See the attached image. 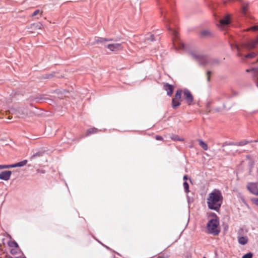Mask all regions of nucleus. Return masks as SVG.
I'll list each match as a JSON object with an SVG mask.
<instances>
[{
  "label": "nucleus",
  "mask_w": 258,
  "mask_h": 258,
  "mask_svg": "<svg viewBox=\"0 0 258 258\" xmlns=\"http://www.w3.org/2000/svg\"><path fill=\"white\" fill-rule=\"evenodd\" d=\"M223 199L221 191L219 189H214L212 192L209 194V198L207 199L209 209L219 212L222 204Z\"/></svg>",
  "instance_id": "obj_1"
},
{
  "label": "nucleus",
  "mask_w": 258,
  "mask_h": 258,
  "mask_svg": "<svg viewBox=\"0 0 258 258\" xmlns=\"http://www.w3.org/2000/svg\"><path fill=\"white\" fill-rule=\"evenodd\" d=\"M190 54L194 59L197 60L200 64L202 66L207 64L213 66L214 64L219 63V60L218 59L211 58L207 55L197 54L193 51H191Z\"/></svg>",
  "instance_id": "obj_2"
},
{
  "label": "nucleus",
  "mask_w": 258,
  "mask_h": 258,
  "mask_svg": "<svg viewBox=\"0 0 258 258\" xmlns=\"http://www.w3.org/2000/svg\"><path fill=\"white\" fill-rule=\"evenodd\" d=\"M219 220H210L207 225V228L209 233L213 234L214 235H218L220 232V229L219 228Z\"/></svg>",
  "instance_id": "obj_3"
},
{
  "label": "nucleus",
  "mask_w": 258,
  "mask_h": 258,
  "mask_svg": "<svg viewBox=\"0 0 258 258\" xmlns=\"http://www.w3.org/2000/svg\"><path fill=\"white\" fill-rule=\"evenodd\" d=\"M182 90L178 89L176 90L175 97L172 99V107L173 108L175 109L181 104L180 100L181 98Z\"/></svg>",
  "instance_id": "obj_4"
},
{
  "label": "nucleus",
  "mask_w": 258,
  "mask_h": 258,
  "mask_svg": "<svg viewBox=\"0 0 258 258\" xmlns=\"http://www.w3.org/2000/svg\"><path fill=\"white\" fill-rule=\"evenodd\" d=\"M182 92L183 93L186 103L188 105H192L194 102V96L190 91L186 88H184L182 90Z\"/></svg>",
  "instance_id": "obj_5"
},
{
  "label": "nucleus",
  "mask_w": 258,
  "mask_h": 258,
  "mask_svg": "<svg viewBox=\"0 0 258 258\" xmlns=\"http://www.w3.org/2000/svg\"><path fill=\"white\" fill-rule=\"evenodd\" d=\"M243 231V228H241L239 229L238 231V236L237 237L238 238V242L239 244L241 245H245L246 244L248 240V237L246 236H239L241 235Z\"/></svg>",
  "instance_id": "obj_6"
},
{
  "label": "nucleus",
  "mask_w": 258,
  "mask_h": 258,
  "mask_svg": "<svg viewBox=\"0 0 258 258\" xmlns=\"http://www.w3.org/2000/svg\"><path fill=\"white\" fill-rule=\"evenodd\" d=\"M163 20H164L165 23H166V27L167 28L168 30L170 32L171 34L173 36L174 39H177L178 38V32L176 30H173L171 28H170L167 24V23L169 22V20L168 19H167L165 17V16H163Z\"/></svg>",
  "instance_id": "obj_7"
},
{
  "label": "nucleus",
  "mask_w": 258,
  "mask_h": 258,
  "mask_svg": "<svg viewBox=\"0 0 258 258\" xmlns=\"http://www.w3.org/2000/svg\"><path fill=\"white\" fill-rule=\"evenodd\" d=\"M163 89L167 92L168 96H171L173 94L174 87L172 85L168 83H163Z\"/></svg>",
  "instance_id": "obj_8"
},
{
  "label": "nucleus",
  "mask_w": 258,
  "mask_h": 258,
  "mask_svg": "<svg viewBox=\"0 0 258 258\" xmlns=\"http://www.w3.org/2000/svg\"><path fill=\"white\" fill-rule=\"evenodd\" d=\"M247 187L251 193L255 195H258V187L256 183H249Z\"/></svg>",
  "instance_id": "obj_9"
},
{
  "label": "nucleus",
  "mask_w": 258,
  "mask_h": 258,
  "mask_svg": "<svg viewBox=\"0 0 258 258\" xmlns=\"http://www.w3.org/2000/svg\"><path fill=\"white\" fill-rule=\"evenodd\" d=\"M107 47L111 51L114 52L122 49V45L120 43L110 44L107 45Z\"/></svg>",
  "instance_id": "obj_10"
},
{
  "label": "nucleus",
  "mask_w": 258,
  "mask_h": 258,
  "mask_svg": "<svg viewBox=\"0 0 258 258\" xmlns=\"http://www.w3.org/2000/svg\"><path fill=\"white\" fill-rule=\"evenodd\" d=\"M231 22V17L230 15H227L223 19L220 20V25L221 27L228 25Z\"/></svg>",
  "instance_id": "obj_11"
},
{
  "label": "nucleus",
  "mask_w": 258,
  "mask_h": 258,
  "mask_svg": "<svg viewBox=\"0 0 258 258\" xmlns=\"http://www.w3.org/2000/svg\"><path fill=\"white\" fill-rule=\"evenodd\" d=\"M11 174L12 172L9 170H5L2 171L0 173V179L7 181L10 178Z\"/></svg>",
  "instance_id": "obj_12"
},
{
  "label": "nucleus",
  "mask_w": 258,
  "mask_h": 258,
  "mask_svg": "<svg viewBox=\"0 0 258 258\" xmlns=\"http://www.w3.org/2000/svg\"><path fill=\"white\" fill-rule=\"evenodd\" d=\"M247 72H253V76L255 80H257L256 85L258 86V68H252L251 69H247Z\"/></svg>",
  "instance_id": "obj_13"
},
{
  "label": "nucleus",
  "mask_w": 258,
  "mask_h": 258,
  "mask_svg": "<svg viewBox=\"0 0 258 258\" xmlns=\"http://www.w3.org/2000/svg\"><path fill=\"white\" fill-rule=\"evenodd\" d=\"M112 40H113V39H107V38H102V37H98L95 39L94 41L93 42L92 44H95L97 43H103L104 42L112 41Z\"/></svg>",
  "instance_id": "obj_14"
},
{
  "label": "nucleus",
  "mask_w": 258,
  "mask_h": 258,
  "mask_svg": "<svg viewBox=\"0 0 258 258\" xmlns=\"http://www.w3.org/2000/svg\"><path fill=\"white\" fill-rule=\"evenodd\" d=\"M241 15L243 17L246 18L250 17V15L248 13L247 11V5H243L241 11Z\"/></svg>",
  "instance_id": "obj_15"
},
{
  "label": "nucleus",
  "mask_w": 258,
  "mask_h": 258,
  "mask_svg": "<svg viewBox=\"0 0 258 258\" xmlns=\"http://www.w3.org/2000/svg\"><path fill=\"white\" fill-rule=\"evenodd\" d=\"M35 100L37 102H42L45 100H49V99L48 98L44 97V96L43 95H39L35 98ZM50 100H51L50 99Z\"/></svg>",
  "instance_id": "obj_16"
},
{
  "label": "nucleus",
  "mask_w": 258,
  "mask_h": 258,
  "mask_svg": "<svg viewBox=\"0 0 258 258\" xmlns=\"http://www.w3.org/2000/svg\"><path fill=\"white\" fill-rule=\"evenodd\" d=\"M44 153H45V151H38V152H36V153L34 154L30 157V160H32L33 159H34L37 157H42L43 155V154H44Z\"/></svg>",
  "instance_id": "obj_17"
},
{
  "label": "nucleus",
  "mask_w": 258,
  "mask_h": 258,
  "mask_svg": "<svg viewBox=\"0 0 258 258\" xmlns=\"http://www.w3.org/2000/svg\"><path fill=\"white\" fill-rule=\"evenodd\" d=\"M200 35L202 37H207L211 36V33L209 30H204L200 32Z\"/></svg>",
  "instance_id": "obj_18"
},
{
  "label": "nucleus",
  "mask_w": 258,
  "mask_h": 258,
  "mask_svg": "<svg viewBox=\"0 0 258 258\" xmlns=\"http://www.w3.org/2000/svg\"><path fill=\"white\" fill-rule=\"evenodd\" d=\"M28 161L27 160H24L22 161L19 162L18 163H16L15 164H14V166L15 167H22L26 165Z\"/></svg>",
  "instance_id": "obj_19"
},
{
  "label": "nucleus",
  "mask_w": 258,
  "mask_h": 258,
  "mask_svg": "<svg viewBox=\"0 0 258 258\" xmlns=\"http://www.w3.org/2000/svg\"><path fill=\"white\" fill-rule=\"evenodd\" d=\"M199 145L201 146V147L204 150L206 151L208 150V145L205 143L202 140H198Z\"/></svg>",
  "instance_id": "obj_20"
},
{
  "label": "nucleus",
  "mask_w": 258,
  "mask_h": 258,
  "mask_svg": "<svg viewBox=\"0 0 258 258\" xmlns=\"http://www.w3.org/2000/svg\"><path fill=\"white\" fill-rule=\"evenodd\" d=\"M98 131V129L95 127H92L89 128L87 131L86 136H89L92 134L96 133Z\"/></svg>",
  "instance_id": "obj_21"
},
{
  "label": "nucleus",
  "mask_w": 258,
  "mask_h": 258,
  "mask_svg": "<svg viewBox=\"0 0 258 258\" xmlns=\"http://www.w3.org/2000/svg\"><path fill=\"white\" fill-rule=\"evenodd\" d=\"M252 141H248V140H243L240 142H237V146H243L247 145L250 143H251Z\"/></svg>",
  "instance_id": "obj_22"
},
{
  "label": "nucleus",
  "mask_w": 258,
  "mask_h": 258,
  "mask_svg": "<svg viewBox=\"0 0 258 258\" xmlns=\"http://www.w3.org/2000/svg\"><path fill=\"white\" fill-rule=\"evenodd\" d=\"M237 146V142H225L223 144L222 147H225V146Z\"/></svg>",
  "instance_id": "obj_23"
},
{
  "label": "nucleus",
  "mask_w": 258,
  "mask_h": 258,
  "mask_svg": "<svg viewBox=\"0 0 258 258\" xmlns=\"http://www.w3.org/2000/svg\"><path fill=\"white\" fill-rule=\"evenodd\" d=\"M183 187L184 189L185 192L187 194L189 192V185L186 181H184L183 183Z\"/></svg>",
  "instance_id": "obj_24"
},
{
  "label": "nucleus",
  "mask_w": 258,
  "mask_h": 258,
  "mask_svg": "<svg viewBox=\"0 0 258 258\" xmlns=\"http://www.w3.org/2000/svg\"><path fill=\"white\" fill-rule=\"evenodd\" d=\"M8 245L10 247H18V244L15 241H10L8 243Z\"/></svg>",
  "instance_id": "obj_25"
},
{
  "label": "nucleus",
  "mask_w": 258,
  "mask_h": 258,
  "mask_svg": "<svg viewBox=\"0 0 258 258\" xmlns=\"http://www.w3.org/2000/svg\"><path fill=\"white\" fill-rule=\"evenodd\" d=\"M257 55V54L255 52H251L245 55V58H253Z\"/></svg>",
  "instance_id": "obj_26"
},
{
  "label": "nucleus",
  "mask_w": 258,
  "mask_h": 258,
  "mask_svg": "<svg viewBox=\"0 0 258 258\" xmlns=\"http://www.w3.org/2000/svg\"><path fill=\"white\" fill-rule=\"evenodd\" d=\"M11 168H14V164L10 165H0V169Z\"/></svg>",
  "instance_id": "obj_27"
},
{
  "label": "nucleus",
  "mask_w": 258,
  "mask_h": 258,
  "mask_svg": "<svg viewBox=\"0 0 258 258\" xmlns=\"http://www.w3.org/2000/svg\"><path fill=\"white\" fill-rule=\"evenodd\" d=\"M209 217L213 218L212 219H218V220H219V218L217 216L216 214H215L214 212H211L209 214Z\"/></svg>",
  "instance_id": "obj_28"
},
{
  "label": "nucleus",
  "mask_w": 258,
  "mask_h": 258,
  "mask_svg": "<svg viewBox=\"0 0 258 258\" xmlns=\"http://www.w3.org/2000/svg\"><path fill=\"white\" fill-rule=\"evenodd\" d=\"M230 45L231 48L232 49L233 48V45L232 44H230ZM234 47L235 48H236L237 49V51L238 52V56H240V53H239V52H240V48H239V46L237 44H235L234 45Z\"/></svg>",
  "instance_id": "obj_29"
},
{
  "label": "nucleus",
  "mask_w": 258,
  "mask_h": 258,
  "mask_svg": "<svg viewBox=\"0 0 258 258\" xmlns=\"http://www.w3.org/2000/svg\"><path fill=\"white\" fill-rule=\"evenodd\" d=\"M171 139L174 140V141H183V139H180L178 136L176 135H173L171 137Z\"/></svg>",
  "instance_id": "obj_30"
},
{
  "label": "nucleus",
  "mask_w": 258,
  "mask_h": 258,
  "mask_svg": "<svg viewBox=\"0 0 258 258\" xmlns=\"http://www.w3.org/2000/svg\"><path fill=\"white\" fill-rule=\"evenodd\" d=\"M252 253L251 252H248L242 256V258H252Z\"/></svg>",
  "instance_id": "obj_31"
},
{
  "label": "nucleus",
  "mask_w": 258,
  "mask_h": 258,
  "mask_svg": "<svg viewBox=\"0 0 258 258\" xmlns=\"http://www.w3.org/2000/svg\"><path fill=\"white\" fill-rule=\"evenodd\" d=\"M248 30H251L253 31H258V25L253 26L248 29Z\"/></svg>",
  "instance_id": "obj_32"
},
{
  "label": "nucleus",
  "mask_w": 258,
  "mask_h": 258,
  "mask_svg": "<svg viewBox=\"0 0 258 258\" xmlns=\"http://www.w3.org/2000/svg\"><path fill=\"white\" fill-rule=\"evenodd\" d=\"M146 39L151 41H153L155 40L154 35L153 34H151L149 37H147Z\"/></svg>",
  "instance_id": "obj_33"
},
{
  "label": "nucleus",
  "mask_w": 258,
  "mask_h": 258,
  "mask_svg": "<svg viewBox=\"0 0 258 258\" xmlns=\"http://www.w3.org/2000/svg\"><path fill=\"white\" fill-rule=\"evenodd\" d=\"M231 96L230 95H228L226 93H223L222 94V98H231Z\"/></svg>",
  "instance_id": "obj_34"
},
{
  "label": "nucleus",
  "mask_w": 258,
  "mask_h": 258,
  "mask_svg": "<svg viewBox=\"0 0 258 258\" xmlns=\"http://www.w3.org/2000/svg\"><path fill=\"white\" fill-rule=\"evenodd\" d=\"M212 73V72L210 71H208L207 72V81L208 82L210 81V74Z\"/></svg>",
  "instance_id": "obj_35"
},
{
  "label": "nucleus",
  "mask_w": 258,
  "mask_h": 258,
  "mask_svg": "<svg viewBox=\"0 0 258 258\" xmlns=\"http://www.w3.org/2000/svg\"><path fill=\"white\" fill-rule=\"evenodd\" d=\"M40 11L39 10H35L33 13V14H32V17H34L35 16H36L39 13Z\"/></svg>",
  "instance_id": "obj_36"
},
{
  "label": "nucleus",
  "mask_w": 258,
  "mask_h": 258,
  "mask_svg": "<svg viewBox=\"0 0 258 258\" xmlns=\"http://www.w3.org/2000/svg\"><path fill=\"white\" fill-rule=\"evenodd\" d=\"M179 48L181 49H185V45L183 43H180Z\"/></svg>",
  "instance_id": "obj_37"
},
{
  "label": "nucleus",
  "mask_w": 258,
  "mask_h": 258,
  "mask_svg": "<svg viewBox=\"0 0 258 258\" xmlns=\"http://www.w3.org/2000/svg\"><path fill=\"white\" fill-rule=\"evenodd\" d=\"M155 139L158 140V141H160V140H163V138L162 137L160 136H156L155 137Z\"/></svg>",
  "instance_id": "obj_38"
},
{
  "label": "nucleus",
  "mask_w": 258,
  "mask_h": 258,
  "mask_svg": "<svg viewBox=\"0 0 258 258\" xmlns=\"http://www.w3.org/2000/svg\"><path fill=\"white\" fill-rule=\"evenodd\" d=\"M253 203L258 206V198L252 199Z\"/></svg>",
  "instance_id": "obj_39"
},
{
  "label": "nucleus",
  "mask_w": 258,
  "mask_h": 258,
  "mask_svg": "<svg viewBox=\"0 0 258 258\" xmlns=\"http://www.w3.org/2000/svg\"><path fill=\"white\" fill-rule=\"evenodd\" d=\"M52 77V75L49 74V75H46L45 77V79H49Z\"/></svg>",
  "instance_id": "obj_40"
},
{
  "label": "nucleus",
  "mask_w": 258,
  "mask_h": 258,
  "mask_svg": "<svg viewBox=\"0 0 258 258\" xmlns=\"http://www.w3.org/2000/svg\"><path fill=\"white\" fill-rule=\"evenodd\" d=\"M37 172H39V173H45V171L43 170H41V169H38L37 170Z\"/></svg>",
  "instance_id": "obj_41"
},
{
  "label": "nucleus",
  "mask_w": 258,
  "mask_h": 258,
  "mask_svg": "<svg viewBox=\"0 0 258 258\" xmlns=\"http://www.w3.org/2000/svg\"><path fill=\"white\" fill-rule=\"evenodd\" d=\"M187 178H188L187 175H184V176H183V180L184 181H186V180L187 179Z\"/></svg>",
  "instance_id": "obj_42"
},
{
  "label": "nucleus",
  "mask_w": 258,
  "mask_h": 258,
  "mask_svg": "<svg viewBox=\"0 0 258 258\" xmlns=\"http://www.w3.org/2000/svg\"><path fill=\"white\" fill-rule=\"evenodd\" d=\"M11 253H12V254H15V253H16V252L15 251V250H14V249H12V250H11Z\"/></svg>",
  "instance_id": "obj_43"
},
{
  "label": "nucleus",
  "mask_w": 258,
  "mask_h": 258,
  "mask_svg": "<svg viewBox=\"0 0 258 258\" xmlns=\"http://www.w3.org/2000/svg\"><path fill=\"white\" fill-rule=\"evenodd\" d=\"M104 246H105V247L107 249L109 250H111V249L109 247H108V246H106V245H105Z\"/></svg>",
  "instance_id": "obj_44"
},
{
  "label": "nucleus",
  "mask_w": 258,
  "mask_h": 258,
  "mask_svg": "<svg viewBox=\"0 0 258 258\" xmlns=\"http://www.w3.org/2000/svg\"><path fill=\"white\" fill-rule=\"evenodd\" d=\"M215 110H216V111H217V112H219V111H220V108H215Z\"/></svg>",
  "instance_id": "obj_45"
},
{
  "label": "nucleus",
  "mask_w": 258,
  "mask_h": 258,
  "mask_svg": "<svg viewBox=\"0 0 258 258\" xmlns=\"http://www.w3.org/2000/svg\"><path fill=\"white\" fill-rule=\"evenodd\" d=\"M223 107H224V108H226L225 104H223Z\"/></svg>",
  "instance_id": "obj_46"
},
{
  "label": "nucleus",
  "mask_w": 258,
  "mask_h": 258,
  "mask_svg": "<svg viewBox=\"0 0 258 258\" xmlns=\"http://www.w3.org/2000/svg\"><path fill=\"white\" fill-rule=\"evenodd\" d=\"M161 15H162V16L163 15V11L161 12Z\"/></svg>",
  "instance_id": "obj_47"
},
{
  "label": "nucleus",
  "mask_w": 258,
  "mask_h": 258,
  "mask_svg": "<svg viewBox=\"0 0 258 258\" xmlns=\"http://www.w3.org/2000/svg\"><path fill=\"white\" fill-rule=\"evenodd\" d=\"M223 151H224V152H225V151H226V150H225V149H223Z\"/></svg>",
  "instance_id": "obj_48"
},
{
  "label": "nucleus",
  "mask_w": 258,
  "mask_h": 258,
  "mask_svg": "<svg viewBox=\"0 0 258 258\" xmlns=\"http://www.w3.org/2000/svg\"><path fill=\"white\" fill-rule=\"evenodd\" d=\"M189 180L190 182H191V179L190 178H189Z\"/></svg>",
  "instance_id": "obj_49"
},
{
  "label": "nucleus",
  "mask_w": 258,
  "mask_h": 258,
  "mask_svg": "<svg viewBox=\"0 0 258 258\" xmlns=\"http://www.w3.org/2000/svg\"><path fill=\"white\" fill-rule=\"evenodd\" d=\"M221 99H222V98H218V100H221Z\"/></svg>",
  "instance_id": "obj_50"
}]
</instances>
